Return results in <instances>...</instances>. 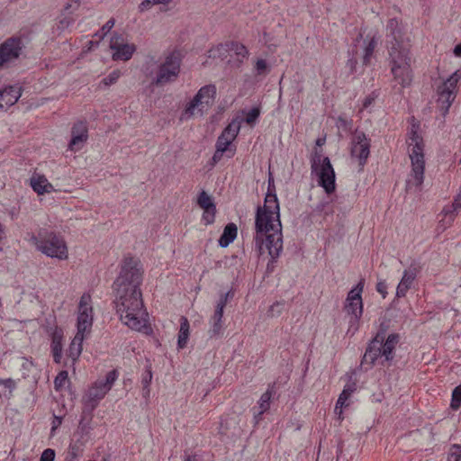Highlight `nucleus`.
<instances>
[{
    "label": "nucleus",
    "instance_id": "nucleus-34",
    "mask_svg": "<svg viewBox=\"0 0 461 461\" xmlns=\"http://www.w3.org/2000/svg\"><path fill=\"white\" fill-rule=\"evenodd\" d=\"M197 204L203 209H212V207H216L213 203L212 197L208 194L205 191H202L197 198Z\"/></svg>",
    "mask_w": 461,
    "mask_h": 461
},
{
    "label": "nucleus",
    "instance_id": "nucleus-2",
    "mask_svg": "<svg viewBox=\"0 0 461 461\" xmlns=\"http://www.w3.org/2000/svg\"><path fill=\"white\" fill-rule=\"evenodd\" d=\"M271 179L268 180V192L266 194L263 206H258L255 217V248L259 254L267 249L271 261L267 269L273 268L276 258L283 250L282 224L280 208L276 194L271 191Z\"/></svg>",
    "mask_w": 461,
    "mask_h": 461
},
{
    "label": "nucleus",
    "instance_id": "nucleus-15",
    "mask_svg": "<svg viewBox=\"0 0 461 461\" xmlns=\"http://www.w3.org/2000/svg\"><path fill=\"white\" fill-rule=\"evenodd\" d=\"M421 268V265L419 262L412 261L409 267L403 271L402 277L396 289L397 297H404L406 295L418 274L420 273Z\"/></svg>",
    "mask_w": 461,
    "mask_h": 461
},
{
    "label": "nucleus",
    "instance_id": "nucleus-55",
    "mask_svg": "<svg viewBox=\"0 0 461 461\" xmlns=\"http://www.w3.org/2000/svg\"><path fill=\"white\" fill-rule=\"evenodd\" d=\"M81 455V449L77 447H70V449H69V456L72 457V458H77L79 456Z\"/></svg>",
    "mask_w": 461,
    "mask_h": 461
},
{
    "label": "nucleus",
    "instance_id": "nucleus-13",
    "mask_svg": "<svg viewBox=\"0 0 461 461\" xmlns=\"http://www.w3.org/2000/svg\"><path fill=\"white\" fill-rule=\"evenodd\" d=\"M110 49L113 50L112 58L113 60L128 61L136 51V45L128 43L121 34H113L110 40Z\"/></svg>",
    "mask_w": 461,
    "mask_h": 461
},
{
    "label": "nucleus",
    "instance_id": "nucleus-16",
    "mask_svg": "<svg viewBox=\"0 0 461 461\" xmlns=\"http://www.w3.org/2000/svg\"><path fill=\"white\" fill-rule=\"evenodd\" d=\"M88 140V128L85 122H77L71 128V140L68 149L72 152L79 151L83 149Z\"/></svg>",
    "mask_w": 461,
    "mask_h": 461
},
{
    "label": "nucleus",
    "instance_id": "nucleus-18",
    "mask_svg": "<svg viewBox=\"0 0 461 461\" xmlns=\"http://www.w3.org/2000/svg\"><path fill=\"white\" fill-rule=\"evenodd\" d=\"M22 95L21 87L9 86L0 90V110H6L16 104Z\"/></svg>",
    "mask_w": 461,
    "mask_h": 461
},
{
    "label": "nucleus",
    "instance_id": "nucleus-35",
    "mask_svg": "<svg viewBox=\"0 0 461 461\" xmlns=\"http://www.w3.org/2000/svg\"><path fill=\"white\" fill-rule=\"evenodd\" d=\"M442 214L444 218L440 221L443 222L445 227L451 226L456 217V212L452 210L451 205H447L443 208Z\"/></svg>",
    "mask_w": 461,
    "mask_h": 461
},
{
    "label": "nucleus",
    "instance_id": "nucleus-43",
    "mask_svg": "<svg viewBox=\"0 0 461 461\" xmlns=\"http://www.w3.org/2000/svg\"><path fill=\"white\" fill-rule=\"evenodd\" d=\"M260 115V110L258 107H254L249 111L246 114L245 122L248 124H253Z\"/></svg>",
    "mask_w": 461,
    "mask_h": 461
},
{
    "label": "nucleus",
    "instance_id": "nucleus-50",
    "mask_svg": "<svg viewBox=\"0 0 461 461\" xmlns=\"http://www.w3.org/2000/svg\"><path fill=\"white\" fill-rule=\"evenodd\" d=\"M0 384H3L5 388L12 392L16 387V383L12 378L0 379Z\"/></svg>",
    "mask_w": 461,
    "mask_h": 461
},
{
    "label": "nucleus",
    "instance_id": "nucleus-6",
    "mask_svg": "<svg viewBox=\"0 0 461 461\" xmlns=\"http://www.w3.org/2000/svg\"><path fill=\"white\" fill-rule=\"evenodd\" d=\"M182 59L177 50L169 51L160 59L151 85L164 86L176 82L181 72Z\"/></svg>",
    "mask_w": 461,
    "mask_h": 461
},
{
    "label": "nucleus",
    "instance_id": "nucleus-7",
    "mask_svg": "<svg viewBox=\"0 0 461 461\" xmlns=\"http://www.w3.org/2000/svg\"><path fill=\"white\" fill-rule=\"evenodd\" d=\"M216 95L215 85L209 84L202 86L193 99L186 104L180 119L186 121L194 116H203L213 106Z\"/></svg>",
    "mask_w": 461,
    "mask_h": 461
},
{
    "label": "nucleus",
    "instance_id": "nucleus-54",
    "mask_svg": "<svg viewBox=\"0 0 461 461\" xmlns=\"http://www.w3.org/2000/svg\"><path fill=\"white\" fill-rule=\"evenodd\" d=\"M114 26V20L110 19L106 22V23L102 27V32L104 35H105L107 32H110V30Z\"/></svg>",
    "mask_w": 461,
    "mask_h": 461
},
{
    "label": "nucleus",
    "instance_id": "nucleus-42",
    "mask_svg": "<svg viewBox=\"0 0 461 461\" xmlns=\"http://www.w3.org/2000/svg\"><path fill=\"white\" fill-rule=\"evenodd\" d=\"M255 70L257 72V75H266L269 70L267 60L263 59H258L255 63Z\"/></svg>",
    "mask_w": 461,
    "mask_h": 461
},
{
    "label": "nucleus",
    "instance_id": "nucleus-8",
    "mask_svg": "<svg viewBox=\"0 0 461 461\" xmlns=\"http://www.w3.org/2000/svg\"><path fill=\"white\" fill-rule=\"evenodd\" d=\"M312 174L318 176V184L330 194L336 189L335 171L328 157H323L320 150L314 149L311 158Z\"/></svg>",
    "mask_w": 461,
    "mask_h": 461
},
{
    "label": "nucleus",
    "instance_id": "nucleus-38",
    "mask_svg": "<svg viewBox=\"0 0 461 461\" xmlns=\"http://www.w3.org/2000/svg\"><path fill=\"white\" fill-rule=\"evenodd\" d=\"M350 394H348L344 391L339 394L335 406V412L340 417L342 414V408L348 406L347 401L350 398Z\"/></svg>",
    "mask_w": 461,
    "mask_h": 461
},
{
    "label": "nucleus",
    "instance_id": "nucleus-25",
    "mask_svg": "<svg viewBox=\"0 0 461 461\" xmlns=\"http://www.w3.org/2000/svg\"><path fill=\"white\" fill-rule=\"evenodd\" d=\"M238 234V228L235 223H228L221 235L218 242L221 248H227L230 243L234 241Z\"/></svg>",
    "mask_w": 461,
    "mask_h": 461
},
{
    "label": "nucleus",
    "instance_id": "nucleus-9",
    "mask_svg": "<svg viewBox=\"0 0 461 461\" xmlns=\"http://www.w3.org/2000/svg\"><path fill=\"white\" fill-rule=\"evenodd\" d=\"M34 244L38 250L50 258L59 260L68 258V252L65 240L54 232L40 234L39 238H33Z\"/></svg>",
    "mask_w": 461,
    "mask_h": 461
},
{
    "label": "nucleus",
    "instance_id": "nucleus-28",
    "mask_svg": "<svg viewBox=\"0 0 461 461\" xmlns=\"http://www.w3.org/2000/svg\"><path fill=\"white\" fill-rule=\"evenodd\" d=\"M189 338V321L186 317L182 316L180 319V329L177 338L178 348H184L186 347Z\"/></svg>",
    "mask_w": 461,
    "mask_h": 461
},
{
    "label": "nucleus",
    "instance_id": "nucleus-3",
    "mask_svg": "<svg viewBox=\"0 0 461 461\" xmlns=\"http://www.w3.org/2000/svg\"><path fill=\"white\" fill-rule=\"evenodd\" d=\"M407 143L411 169L406 180L405 188L407 192L419 193L421 191L424 181L425 158L423 140L418 134L417 128L414 125L411 128Z\"/></svg>",
    "mask_w": 461,
    "mask_h": 461
},
{
    "label": "nucleus",
    "instance_id": "nucleus-27",
    "mask_svg": "<svg viewBox=\"0 0 461 461\" xmlns=\"http://www.w3.org/2000/svg\"><path fill=\"white\" fill-rule=\"evenodd\" d=\"M84 339V335L77 333L69 345L68 356L72 359L73 362L77 360V358L81 355Z\"/></svg>",
    "mask_w": 461,
    "mask_h": 461
},
{
    "label": "nucleus",
    "instance_id": "nucleus-12",
    "mask_svg": "<svg viewBox=\"0 0 461 461\" xmlns=\"http://www.w3.org/2000/svg\"><path fill=\"white\" fill-rule=\"evenodd\" d=\"M23 48L20 37H10L0 44V68L9 65L19 59Z\"/></svg>",
    "mask_w": 461,
    "mask_h": 461
},
{
    "label": "nucleus",
    "instance_id": "nucleus-46",
    "mask_svg": "<svg viewBox=\"0 0 461 461\" xmlns=\"http://www.w3.org/2000/svg\"><path fill=\"white\" fill-rule=\"evenodd\" d=\"M152 381V372L150 366H147L144 374L142 375L141 384L142 386H149Z\"/></svg>",
    "mask_w": 461,
    "mask_h": 461
},
{
    "label": "nucleus",
    "instance_id": "nucleus-1",
    "mask_svg": "<svg viewBox=\"0 0 461 461\" xmlns=\"http://www.w3.org/2000/svg\"><path fill=\"white\" fill-rule=\"evenodd\" d=\"M143 269L137 258L123 260L120 275L113 282L116 312L122 323L130 329L150 334L152 329L148 323V312L144 308L140 285Z\"/></svg>",
    "mask_w": 461,
    "mask_h": 461
},
{
    "label": "nucleus",
    "instance_id": "nucleus-24",
    "mask_svg": "<svg viewBox=\"0 0 461 461\" xmlns=\"http://www.w3.org/2000/svg\"><path fill=\"white\" fill-rule=\"evenodd\" d=\"M377 46V38L375 35H367L364 40V48H363V57L362 62L363 65L368 66L371 63V59L373 57L375 47Z\"/></svg>",
    "mask_w": 461,
    "mask_h": 461
},
{
    "label": "nucleus",
    "instance_id": "nucleus-52",
    "mask_svg": "<svg viewBox=\"0 0 461 461\" xmlns=\"http://www.w3.org/2000/svg\"><path fill=\"white\" fill-rule=\"evenodd\" d=\"M62 423V417L54 415L51 422V433H53Z\"/></svg>",
    "mask_w": 461,
    "mask_h": 461
},
{
    "label": "nucleus",
    "instance_id": "nucleus-40",
    "mask_svg": "<svg viewBox=\"0 0 461 461\" xmlns=\"http://www.w3.org/2000/svg\"><path fill=\"white\" fill-rule=\"evenodd\" d=\"M447 461H461V446L454 444L447 453Z\"/></svg>",
    "mask_w": 461,
    "mask_h": 461
},
{
    "label": "nucleus",
    "instance_id": "nucleus-4",
    "mask_svg": "<svg viewBox=\"0 0 461 461\" xmlns=\"http://www.w3.org/2000/svg\"><path fill=\"white\" fill-rule=\"evenodd\" d=\"M387 60L393 81L402 88L410 86L413 73L409 49L400 41L391 42Z\"/></svg>",
    "mask_w": 461,
    "mask_h": 461
},
{
    "label": "nucleus",
    "instance_id": "nucleus-47",
    "mask_svg": "<svg viewBox=\"0 0 461 461\" xmlns=\"http://www.w3.org/2000/svg\"><path fill=\"white\" fill-rule=\"evenodd\" d=\"M54 458L55 451L51 448H47L42 452L40 461H54Z\"/></svg>",
    "mask_w": 461,
    "mask_h": 461
},
{
    "label": "nucleus",
    "instance_id": "nucleus-44",
    "mask_svg": "<svg viewBox=\"0 0 461 461\" xmlns=\"http://www.w3.org/2000/svg\"><path fill=\"white\" fill-rule=\"evenodd\" d=\"M216 207L203 210V221L206 225L212 224L215 220Z\"/></svg>",
    "mask_w": 461,
    "mask_h": 461
},
{
    "label": "nucleus",
    "instance_id": "nucleus-39",
    "mask_svg": "<svg viewBox=\"0 0 461 461\" xmlns=\"http://www.w3.org/2000/svg\"><path fill=\"white\" fill-rule=\"evenodd\" d=\"M461 406V384L456 386L452 392L450 407L456 411Z\"/></svg>",
    "mask_w": 461,
    "mask_h": 461
},
{
    "label": "nucleus",
    "instance_id": "nucleus-41",
    "mask_svg": "<svg viewBox=\"0 0 461 461\" xmlns=\"http://www.w3.org/2000/svg\"><path fill=\"white\" fill-rule=\"evenodd\" d=\"M121 77V71L118 69H115L112 71L107 77H104L102 80V84H104L105 86H109L111 85H113L117 82V80Z\"/></svg>",
    "mask_w": 461,
    "mask_h": 461
},
{
    "label": "nucleus",
    "instance_id": "nucleus-49",
    "mask_svg": "<svg viewBox=\"0 0 461 461\" xmlns=\"http://www.w3.org/2000/svg\"><path fill=\"white\" fill-rule=\"evenodd\" d=\"M86 416V415L83 414V418L81 419L78 424V430H80L82 434H88L91 429L89 422H84Z\"/></svg>",
    "mask_w": 461,
    "mask_h": 461
},
{
    "label": "nucleus",
    "instance_id": "nucleus-58",
    "mask_svg": "<svg viewBox=\"0 0 461 461\" xmlns=\"http://www.w3.org/2000/svg\"><path fill=\"white\" fill-rule=\"evenodd\" d=\"M356 65H357V60H356V59H348V66H349V67H350V70H351V72H354V71H355Z\"/></svg>",
    "mask_w": 461,
    "mask_h": 461
},
{
    "label": "nucleus",
    "instance_id": "nucleus-29",
    "mask_svg": "<svg viewBox=\"0 0 461 461\" xmlns=\"http://www.w3.org/2000/svg\"><path fill=\"white\" fill-rule=\"evenodd\" d=\"M273 391L268 389L261 395L258 402L260 411H258V413L255 414V420L257 422H258V420H260V416L270 408V400Z\"/></svg>",
    "mask_w": 461,
    "mask_h": 461
},
{
    "label": "nucleus",
    "instance_id": "nucleus-62",
    "mask_svg": "<svg viewBox=\"0 0 461 461\" xmlns=\"http://www.w3.org/2000/svg\"><path fill=\"white\" fill-rule=\"evenodd\" d=\"M280 306H281V304L279 303H276L270 306L269 312H273L276 310V308H278ZM271 314L273 315V313H271Z\"/></svg>",
    "mask_w": 461,
    "mask_h": 461
},
{
    "label": "nucleus",
    "instance_id": "nucleus-57",
    "mask_svg": "<svg viewBox=\"0 0 461 461\" xmlns=\"http://www.w3.org/2000/svg\"><path fill=\"white\" fill-rule=\"evenodd\" d=\"M150 394L149 386H142V395L144 398L148 399Z\"/></svg>",
    "mask_w": 461,
    "mask_h": 461
},
{
    "label": "nucleus",
    "instance_id": "nucleus-48",
    "mask_svg": "<svg viewBox=\"0 0 461 461\" xmlns=\"http://www.w3.org/2000/svg\"><path fill=\"white\" fill-rule=\"evenodd\" d=\"M376 291L382 295L383 298L387 294V284L384 280H381L376 284Z\"/></svg>",
    "mask_w": 461,
    "mask_h": 461
},
{
    "label": "nucleus",
    "instance_id": "nucleus-53",
    "mask_svg": "<svg viewBox=\"0 0 461 461\" xmlns=\"http://www.w3.org/2000/svg\"><path fill=\"white\" fill-rule=\"evenodd\" d=\"M357 390V384L356 382H349L348 383L342 391L347 393L348 394H352Z\"/></svg>",
    "mask_w": 461,
    "mask_h": 461
},
{
    "label": "nucleus",
    "instance_id": "nucleus-20",
    "mask_svg": "<svg viewBox=\"0 0 461 461\" xmlns=\"http://www.w3.org/2000/svg\"><path fill=\"white\" fill-rule=\"evenodd\" d=\"M223 137H218L215 144V152L212 158V166L216 165L223 157L225 152H228L227 157L231 158L235 154V149H231V145L228 140H223Z\"/></svg>",
    "mask_w": 461,
    "mask_h": 461
},
{
    "label": "nucleus",
    "instance_id": "nucleus-31",
    "mask_svg": "<svg viewBox=\"0 0 461 461\" xmlns=\"http://www.w3.org/2000/svg\"><path fill=\"white\" fill-rule=\"evenodd\" d=\"M78 314L93 315L92 299L89 294H84L79 300Z\"/></svg>",
    "mask_w": 461,
    "mask_h": 461
},
{
    "label": "nucleus",
    "instance_id": "nucleus-21",
    "mask_svg": "<svg viewBox=\"0 0 461 461\" xmlns=\"http://www.w3.org/2000/svg\"><path fill=\"white\" fill-rule=\"evenodd\" d=\"M400 336L396 333L390 334L385 341L383 343V339L381 341V348H382V356L384 357L386 361H391L394 357L393 351L399 343Z\"/></svg>",
    "mask_w": 461,
    "mask_h": 461
},
{
    "label": "nucleus",
    "instance_id": "nucleus-37",
    "mask_svg": "<svg viewBox=\"0 0 461 461\" xmlns=\"http://www.w3.org/2000/svg\"><path fill=\"white\" fill-rule=\"evenodd\" d=\"M68 383V373L60 371L54 379V388L56 391H61Z\"/></svg>",
    "mask_w": 461,
    "mask_h": 461
},
{
    "label": "nucleus",
    "instance_id": "nucleus-17",
    "mask_svg": "<svg viewBox=\"0 0 461 461\" xmlns=\"http://www.w3.org/2000/svg\"><path fill=\"white\" fill-rule=\"evenodd\" d=\"M218 49L232 53L230 56H235V59L232 61V66L237 68H240L249 56L247 47L237 41H230L225 44H221Z\"/></svg>",
    "mask_w": 461,
    "mask_h": 461
},
{
    "label": "nucleus",
    "instance_id": "nucleus-59",
    "mask_svg": "<svg viewBox=\"0 0 461 461\" xmlns=\"http://www.w3.org/2000/svg\"><path fill=\"white\" fill-rule=\"evenodd\" d=\"M454 54L456 57H461V43L457 44L454 49Z\"/></svg>",
    "mask_w": 461,
    "mask_h": 461
},
{
    "label": "nucleus",
    "instance_id": "nucleus-36",
    "mask_svg": "<svg viewBox=\"0 0 461 461\" xmlns=\"http://www.w3.org/2000/svg\"><path fill=\"white\" fill-rule=\"evenodd\" d=\"M211 329L209 330L211 337L219 336L223 330L222 319L212 317L210 320Z\"/></svg>",
    "mask_w": 461,
    "mask_h": 461
},
{
    "label": "nucleus",
    "instance_id": "nucleus-64",
    "mask_svg": "<svg viewBox=\"0 0 461 461\" xmlns=\"http://www.w3.org/2000/svg\"><path fill=\"white\" fill-rule=\"evenodd\" d=\"M146 70H147V76L151 77L153 75V71L152 70L149 71V67H147Z\"/></svg>",
    "mask_w": 461,
    "mask_h": 461
},
{
    "label": "nucleus",
    "instance_id": "nucleus-60",
    "mask_svg": "<svg viewBox=\"0 0 461 461\" xmlns=\"http://www.w3.org/2000/svg\"><path fill=\"white\" fill-rule=\"evenodd\" d=\"M326 139L325 138H318L316 140V145L321 147L325 144Z\"/></svg>",
    "mask_w": 461,
    "mask_h": 461
},
{
    "label": "nucleus",
    "instance_id": "nucleus-23",
    "mask_svg": "<svg viewBox=\"0 0 461 461\" xmlns=\"http://www.w3.org/2000/svg\"><path fill=\"white\" fill-rule=\"evenodd\" d=\"M242 120L240 118L233 119L221 133L220 137H223V140H228V143L231 145L232 141L238 136Z\"/></svg>",
    "mask_w": 461,
    "mask_h": 461
},
{
    "label": "nucleus",
    "instance_id": "nucleus-63",
    "mask_svg": "<svg viewBox=\"0 0 461 461\" xmlns=\"http://www.w3.org/2000/svg\"><path fill=\"white\" fill-rule=\"evenodd\" d=\"M185 461H196L195 456H188Z\"/></svg>",
    "mask_w": 461,
    "mask_h": 461
},
{
    "label": "nucleus",
    "instance_id": "nucleus-51",
    "mask_svg": "<svg viewBox=\"0 0 461 461\" xmlns=\"http://www.w3.org/2000/svg\"><path fill=\"white\" fill-rule=\"evenodd\" d=\"M377 96L378 95L375 92L368 95L363 102V108H368L375 102Z\"/></svg>",
    "mask_w": 461,
    "mask_h": 461
},
{
    "label": "nucleus",
    "instance_id": "nucleus-19",
    "mask_svg": "<svg viewBox=\"0 0 461 461\" xmlns=\"http://www.w3.org/2000/svg\"><path fill=\"white\" fill-rule=\"evenodd\" d=\"M379 334L369 343L361 361V366L368 365L371 368L378 357L382 356L381 341ZM367 369V367H366Z\"/></svg>",
    "mask_w": 461,
    "mask_h": 461
},
{
    "label": "nucleus",
    "instance_id": "nucleus-56",
    "mask_svg": "<svg viewBox=\"0 0 461 461\" xmlns=\"http://www.w3.org/2000/svg\"><path fill=\"white\" fill-rule=\"evenodd\" d=\"M452 210H455L456 212L461 208V196H457L453 201L452 204Z\"/></svg>",
    "mask_w": 461,
    "mask_h": 461
},
{
    "label": "nucleus",
    "instance_id": "nucleus-10",
    "mask_svg": "<svg viewBox=\"0 0 461 461\" xmlns=\"http://www.w3.org/2000/svg\"><path fill=\"white\" fill-rule=\"evenodd\" d=\"M363 289L364 280H360L359 283L348 292L345 301L344 310L350 317V327L348 332L352 330L353 334L358 330L357 323L363 313V302L361 296Z\"/></svg>",
    "mask_w": 461,
    "mask_h": 461
},
{
    "label": "nucleus",
    "instance_id": "nucleus-61",
    "mask_svg": "<svg viewBox=\"0 0 461 461\" xmlns=\"http://www.w3.org/2000/svg\"><path fill=\"white\" fill-rule=\"evenodd\" d=\"M31 366H32V362L29 361L28 359H25V361L23 363V367L24 369H29Z\"/></svg>",
    "mask_w": 461,
    "mask_h": 461
},
{
    "label": "nucleus",
    "instance_id": "nucleus-45",
    "mask_svg": "<svg viewBox=\"0 0 461 461\" xmlns=\"http://www.w3.org/2000/svg\"><path fill=\"white\" fill-rule=\"evenodd\" d=\"M337 127L344 131H350L352 128V120H348L342 116H339L337 120Z\"/></svg>",
    "mask_w": 461,
    "mask_h": 461
},
{
    "label": "nucleus",
    "instance_id": "nucleus-14",
    "mask_svg": "<svg viewBox=\"0 0 461 461\" xmlns=\"http://www.w3.org/2000/svg\"><path fill=\"white\" fill-rule=\"evenodd\" d=\"M351 157L358 159L363 167L370 154V140L362 131H356L351 140Z\"/></svg>",
    "mask_w": 461,
    "mask_h": 461
},
{
    "label": "nucleus",
    "instance_id": "nucleus-5",
    "mask_svg": "<svg viewBox=\"0 0 461 461\" xmlns=\"http://www.w3.org/2000/svg\"><path fill=\"white\" fill-rule=\"evenodd\" d=\"M117 378V371L112 370L106 374L104 379H98L86 391L82 397V413L84 415L92 417V412L112 389ZM89 419L91 420V418Z\"/></svg>",
    "mask_w": 461,
    "mask_h": 461
},
{
    "label": "nucleus",
    "instance_id": "nucleus-32",
    "mask_svg": "<svg viewBox=\"0 0 461 461\" xmlns=\"http://www.w3.org/2000/svg\"><path fill=\"white\" fill-rule=\"evenodd\" d=\"M232 295L233 294L230 291L221 294L220 299L216 304L214 313L212 317L222 319L224 307L226 306L228 300L231 298Z\"/></svg>",
    "mask_w": 461,
    "mask_h": 461
},
{
    "label": "nucleus",
    "instance_id": "nucleus-33",
    "mask_svg": "<svg viewBox=\"0 0 461 461\" xmlns=\"http://www.w3.org/2000/svg\"><path fill=\"white\" fill-rule=\"evenodd\" d=\"M386 30L389 32V34L393 37V42L399 41V38L401 37V30L400 23L397 19H390L387 23Z\"/></svg>",
    "mask_w": 461,
    "mask_h": 461
},
{
    "label": "nucleus",
    "instance_id": "nucleus-30",
    "mask_svg": "<svg viewBox=\"0 0 461 461\" xmlns=\"http://www.w3.org/2000/svg\"><path fill=\"white\" fill-rule=\"evenodd\" d=\"M93 325V315H77V334L88 333Z\"/></svg>",
    "mask_w": 461,
    "mask_h": 461
},
{
    "label": "nucleus",
    "instance_id": "nucleus-11",
    "mask_svg": "<svg viewBox=\"0 0 461 461\" xmlns=\"http://www.w3.org/2000/svg\"><path fill=\"white\" fill-rule=\"evenodd\" d=\"M460 78L461 75L458 71H456L438 88V97L437 104L443 116L448 113L451 104L456 99V88Z\"/></svg>",
    "mask_w": 461,
    "mask_h": 461
},
{
    "label": "nucleus",
    "instance_id": "nucleus-22",
    "mask_svg": "<svg viewBox=\"0 0 461 461\" xmlns=\"http://www.w3.org/2000/svg\"><path fill=\"white\" fill-rule=\"evenodd\" d=\"M32 190L38 194L51 193L54 190L53 185L49 182L46 176L41 175H33L30 180Z\"/></svg>",
    "mask_w": 461,
    "mask_h": 461
},
{
    "label": "nucleus",
    "instance_id": "nucleus-26",
    "mask_svg": "<svg viewBox=\"0 0 461 461\" xmlns=\"http://www.w3.org/2000/svg\"><path fill=\"white\" fill-rule=\"evenodd\" d=\"M62 332L56 330L51 336V353L54 362L58 364L60 363L62 358Z\"/></svg>",
    "mask_w": 461,
    "mask_h": 461
}]
</instances>
